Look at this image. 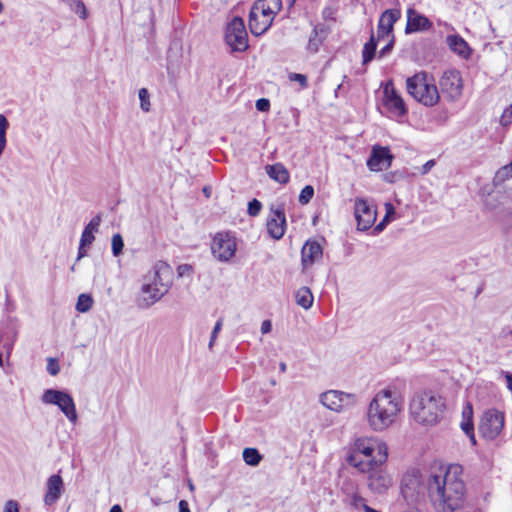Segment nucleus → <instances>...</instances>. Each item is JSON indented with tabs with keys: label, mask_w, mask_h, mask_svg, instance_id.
<instances>
[{
	"label": "nucleus",
	"mask_w": 512,
	"mask_h": 512,
	"mask_svg": "<svg viewBox=\"0 0 512 512\" xmlns=\"http://www.w3.org/2000/svg\"><path fill=\"white\" fill-rule=\"evenodd\" d=\"M427 495L437 512H455L465 503L466 485L459 464L432 466L425 481Z\"/></svg>",
	"instance_id": "1"
},
{
	"label": "nucleus",
	"mask_w": 512,
	"mask_h": 512,
	"mask_svg": "<svg viewBox=\"0 0 512 512\" xmlns=\"http://www.w3.org/2000/svg\"><path fill=\"white\" fill-rule=\"evenodd\" d=\"M403 409V399L391 388L378 391L370 401L366 418L369 427L375 432L388 429L396 421Z\"/></svg>",
	"instance_id": "2"
},
{
	"label": "nucleus",
	"mask_w": 512,
	"mask_h": 512,
	"mask_svg": "<svg viewBox=\"0 0 512 512\" xmlns=\"http://www.w3.org/2000/svg\"><path fill=\"white\" fill-rule=\"evenodd\" d=\"M388 451L385 443L376 438L361 437L355 440L347 461L361 472L371 470V466L381 465L387 460Z\"/></svg>",
	"instance_id": "3"
},
{
	"label": "nucleus",
	"mask_w": 512,
	"mask_h": 512,
	"mask_svg": "<svg viewBox=\"0 0 512 512\" xmlns=\"http://www.w3.org/2000/svg\"><path fill=\"white\" fill-rule=\"evenodd\" d=\"M445 409L444 399L433 391L417 392L409 404L410 416L419 424L434 425Z\"/></svg>",
	"instance_id": "4"
},
{
	"label": "nucleus",
	"mask_w": 512,
	"mask_h": 512,
	"mask_svg": "<svg viewBox=\"0 0 512 512\" xmlns=\"http://www.w3.org/2000/svg\"><path fill=\"white\" fill-rule=\"evenodd\" d=\"M282 8L281 0H257L249 13V28L254 36L264 34Z\"/></svg>",
	"instance_id": "5"
},
{
	"label": "nucleus",
	"mask_w": 512,
	"mask_h": 512,
	"mask_svg": "<svg viewBox=\"0 0 512 512\" xmlns=\"http://www.w3.org/2000/svg\"><path fill=\"white\" fill-rule=\"evenodd\" d=\"M408 93L419 103L431 107L440 99L439 91L432 77L425 72L416 73L406 80Z\"/></svg>",
	"instance_id": "6"
},
{
	"label": "nucleus",
	"mask_w": 512,
	"mask_h": 512,
	"mask_svg": "<svg viewBox=\"0 0 512 512\" xmlns=\"http://www.w3.org/2000/svg\"><path fill=\"white\" fill-rule=\"evenodd\" d=\"M41 401L44 404L56 405L67 419L75 424L78 419L75 402L72 396L64 391L57 389H47L41 396Z\"/></svg>",
	"instance_id": "7"
},
{
	"label": "nucleus",
	"mask_w": 512,
	"mask_h": 512,
	"mask_svg": "<svg viewBox=\"0 0 512 512\" xmlns=\"http://www.w3.org/2000/svg\"><path fill=\"white\" fill-rule=\"evenodd\" d=\"M225 41L233 52H244L248 49V34L242 18L234 17L227 24Z\"/></svg>",
	"instance_id": "8"
},
{
	"label": "nucleus",
	"mask_w": 512,
	"mask_h": 512,
	"mask_svg": "<svg viewBox=\"0 0 512 512\" xmlns=\"http://www.w3.org/2000/svg\"><path fill=\"white\" fill-rule=\"evenodd\" d=\"M320 402L329 410L339 413L356 406L358 396L353 393L329 390L320 395Z\"/></svg>",
	"instance_id": "9"
},
{
	"label": "nucleus",
	"mask_w": 512,
	"mask_h": 512,
	"mask_svg": "<svg viewBox=\"0 0 512 512\" xmlns=\"http://www.w3.org/2000/svg\"><path fill=\"white\" fill-rule=\"evenodd\" d=\"M236 249V239L229 232H219L212 239V255L220 262L230 261L234 257Z\"/></svg>",
	"instance_id": "10"
},
{
	"label": "nucleus",
	"mask_w": 512,
	"mask_h": 512,
	"mask_svg": "<svg viewBox=\"0 0 512 512\" xmlns=\"http://www.w3.org/2000/svg\"><path fill=\"white\" fill-rule=\"evenodd\" d=\"M504 427L503 413L491 409L483 413L480 423L479 432L487 440L496 439Z\"/></svg>",
	"instance_id": "11"
},
{
	"label": "nucleus",
	"mask_w": 512,
	"mask_h": 512,
	"mask_svg": "<svg viewBox=\"0 0 512 512\" xmlns=\"http://www.w3.org/2000/svg\"><path fill=\"white\" fill-rule=\"evenodd\" d=\"M383 105L390 113V117L394 119L403 118L408 112L404 100L394 88L392 81H388L383 87Z\"/></svg>",
	"instance_id": "12"
},
{
	"label": "nucleus",
	"mask_w": 512,
	"mask_h": 512,
	"mask_svg": "<svg viewBox=\"0 0 512 512\" xmlns=\"http://www.w3.org/2000/svg\"><path fill=\"white\" fill-rule=\"evenodd\" d=\"M20 324L14 317H8L0 325V347L8 359L18 339Z\"/></svg>",
	"instance_id": "13"
},
{
	"label": "nucleus",
	"mask_w": 512,
	"mask_h": 512,
	"mask_svg": "<svg viewBox=\"0 0 512 512\" xmlns=\"http://www.w3.org/2000/svg\"><path fill=\"white\" fill-rule=\"evenodd\" d=\"M172 269L165 262H158L153 269L143 276L142 282L151 284L153 288H164L165 294L168 292L171 284Z\"/></svg>",
	"instance_id": "14"
},
{
	"label": "nucleus",
	"mask_w": 512,
	"mask_h": 512,
	"mask_svg": "<svg viewBox=\"0 0 512 512\" xmlns=\"http://www.w3.org/2000/svg\"><path fill=\"white\" fill-rule=\"evenodd\" d=\"M440 89L451 101H456L462 95L463 82L460 72L455 69L443 73L440 82Z\"/></svg>",
	"instance_id": "15"
},
{
	"label": "nucleus",
	"mask_w": 512,
	"mask_h": 512,
	"mask_svg": "<svg viewBox=\"0 0 512 512\" xmlns=\"http://www.w3.org/2000/svg\"><path fill=\"white\" fill-rule=\"evenodd\" d=\"M267 232L275 240L281 239L286 231V216L282 205L271 206L267 217Z\"/></svg>",
	"instance_id": "16"
},
{
	"label": "nucleus",
	"mask_w": 512,
	"mask_h": 512,
	"mask_svg": "<svg viewBox=\"0 0 512 512\" xmlns=\"http://www.w3.org/2000/svg\"><path fill=\"white\" fill-rule=\"evenodd\" d=\"M354 214L357 221V228L366 231L375 223L377 212L367 200L357 198L354 204Z\"/></svg>",
	"instance_id": "17"
},
{
	"label": "nucleus",
	"mask_w": 512,
	"mask_h": 512,
	"mask_svg": "<svg viewBox=\"0 0 512 512\" xmlns=\"http://www.w3.org/2000/svg\"><path fill=\"white\" fill-rule=\"evenodd\" d=\"M393 155L388 147L374 146L370 157L367 160V166L371 171L386 170L391 166Z\"/></svg>",
	"instance_id": "18"
},
{
	"label": "nucleus",
	"mask_w": 512,
	"mask_h": 512,
	"mask_svg": "<svg viewBox=\"0 0 512 512\" xmlns=\"http://www.w3.org/2000/svg\"><path fill=\"white\" fill-rule=\"evenodd\" d=\"M378 466H371V470L367 471L369 473L368 486L372 492L382 494L392 485V477Z\"/></svg>",
	"instance_id": "19"
},
{
	"label": "nucleus",
	"mask_w": 512,
	"mask_h": 512,
	"mask_svg": "<svg viewBox=\"0 0 512 512\" xmlns=\"http://www.w3.org/2000/svg\"><path fill=\"white\" fill-rule=\"evenodd\" d=\"M401 11L399 9L385 10L378 21L377 39L382 40L386 37H392L393 26L400 19Z\"/></svg>",
	"instance_id": "20"
},
{
	"label": "nucleus",
	"mask_w": 512,
	"mask_h": 512,
	"mask_svg": "<svg viewBox=\"0 0 512 512\" xmlns=\"http://www.w3.org/2000/svg\"><path fill=\"white\" fill-rule=\"evenodd\" d=\"M64 492V482L59 474L51 475L46 481V492L44 495V504L46 506L54 505Z\"/></svg>",
	"instance_id": "21"
},
{
	"label": "nucleus",
	"mask_w": 512,
	"mask_h": 512,
	"mask_svg": "<svg viewBox=\"0 0 512 512\" xmlns=\"http://www.w3.org/2000/svg\"><path fill=\"white\" fill-rule=\"evenodd\" d=\"M165 295V289L153 288L151 284L142 282L137 305L141 309H147L158 302Z\"/></svg>",
	"instance_id": "22"
},
{
	"label": "nucleus",
	"mask_w": 512,
	"mask_h": 512,
	"mask_svg": "<svg viewBox=\"0 0 512 512\" xmlns=\"http://www.w3.org/2000/svg\"><path fill=\"white\" fill-rule=\"evenodd\" d=\"M431 27H432V22L425 15L417 12L413 8L408 9L407 24L405 27L406 34L427 31Z\"/></svg>",
	"instance_id": "23"
},
{
	"label": "nucleus",
	"mask_w": 512,
	"mask_h": 512,
	"mask_svg": "<svg viewBox=\"0 0 512 512\" xmlns=\"http://www.w3.org/2000/svg\"><path fill=\"white\" fill-rule=\"evenodd\" d=\"M323 255V249L320 243L316 240H308L301 250V261L304 268L312 265L320 260Z\"/></svg>",
	"instance_id": "24"
},
{
	"label": "nucleus",
	"mask_w": 512,
	"mask_h": 512,
	"mask_svg": "<svg viewBox=\"0 0 512 512\" xmlns=\"http://www.w3.org/2000/svg\"><path fill=\"white\" fill-rule=\"evenodd\" d=\"M446 43L454 53L462 58L467 59L470 57L472 50L461 36L449 35L446 38Z\"/></svg>",
	"instance_id": "25"
},
{
	"label": "nucleus",
	"mask_w": 512,
	"mask_h": 512,
	"mask_svg": "<svg viewBox=\"0 0 512 512\" xmlns=\"http://www.w3.org/2000/svg\"><path fill=\"white\" fill-rule=\"evenodd\" d=\"M102 218L101 215L98 214L93 217L89 223L84 227L80 241L82 242V246H90L95 240L94 233L98 232Z\"/></svg>",
	"instance_id": "26"
},
{
	"label": "nucleus",
	"mask_w": 512,
	"mask_h": 512,
	"mask_svg": "<svg viewBox=\"0 0 512 512\" xmlns=\"http://www.w3.org/2000/svg\"><path fill=\"white\" fill-rule=\"evenodd\" d=\"M265 170L271 179L280 184H286L289 181V172L282 163L267 165Z\"/></svg>",
	"instance_id": "27"
},
{
	"label": "nucleus",
	"mask_w": 512,
	"mask_h": 512,
	"mask_svg": "<svg viewBox=\"0 0 512 512\" xmlns=\"http://www.w3.org/2000/svg\"><path fill=\"white\" fill-rule=\"evenodd\" d=\"M324 32L322 27L315 26L312 30L309 40L306 46V49L309 53L315 54L319 51L320 46L324 41V36H321V33Z\"/></svg>",
	"instance_id": "28"
},
{
	"label": "nucleus",
	"mask_w": 512,
	"mask_h": 512,
	"mask_svg": "<svg viewBox=\"0 0 512 512\" xmlns=\"http://www.w3.org/2000/svg\"><path fill=\"white\" fill-rule=\"evenodd\" d=\"M296 303L303 309L308 310L312 307L314 297L311 290L308 287H301L296 291L295 294Z\"/></svg>",
	"instance_id": "29"
},
{
	"label": "nucleus",
	"mask_w": 512,
	"mask_h": 512,
	"mask_svg": "<svg viewBox=\"0 0 512 512\" xmlns=\"http://www.w3.org/2000/svg\"><path fill=\"white\" fill-rule=\"evenodd\" d=\"M377 41L378 39L372 34L370 39L364 44L362 50V63L363 65H367L370 63L375 57L377 50Z\"/></svg>",
	"instance_id": "30"
},
{
	"label": "nucleus",
	"mask_w": 512,
	"mask_h": 512,
	"mask_svg": "<svg viewBox=\"0 0 512 512\" xmlns=\"http://www.w3.org/2000/svg\"><path fill=\"white\" fill-rule=\"evenodd\" d=\"M510 178H512V161L496 171L493 177V185L495 187L500 186Z\"/></svg>",
	"instance_id": "31"
},
{
	"label": "nucleus",
	"mask_w": 512,
	"mask_h": 512,
	"mask_svg": "<svg viewBox=\"0 0 512 512\" xmlns=\"http://www.w3.org/2000/svg\"><path fill=\"white\" fill-rule=\"evenodd\" d=\"M419 481L417 477H405L402 481L401 491L404 497H413Z\"/></svg>",
	"instance_id": "32"
},
{
	"label": "nucleus",
	"mask_w": 512,
	"mask_h": 512,
	"mask_svg": "<svg viewBox=\"0 0 512 512\" xmlns=\"http://www.w3.org/2000/svg\"><path fill=\"white\" fill-rule=\"evenodd\" d=\"M244 462L249 466H257L262 456L256 448H245L242 453Z\"/></svg>",
	"instance_id": "33"
},
{
	"label": "nucleus",
	"mask_w": 512,
	"mask_h": 512,
	"mask_svg": "<svg viewBox=\"0 0 512 512\" xmlns=\"http://www.w3.org/2000/svg\"><path fill=\"white\" fill-rule=\"evenodd\" d=\"M65 3L72 12L77 14L81 19L87 18V9L83 1L81 0H60Z\"/></svg>",
	"instance_id": "34"
},
{
	"label": "nucleus",
	"mask_w": 512,
	"mask_h": 512,
	"mask_svg": "<svg viewBox=\"0 0 512 512\" xmlns=\"http://www.w3.org/2000/svg\"><path fill=\"white\" fill-rule=\"evenodd\" d=\"M93 305V299L89 294H80L76 303V310L80 313L88 312Z\"/></svg>",
	"instance_id": "35"
},
{
	"label": "nucleus",
	"mask_w": 512,
	"mask_h": 512,
	"mask_svg": "<svg viewBox=\"0 0 512 512\" xmlns=\"http://www.w3.org/2000/svg\"><path fill=\"white\" fill-rule=\"evenodd\" d=\"M348 503L353 508H355L357 510H363L364 512H365V508L369 507L366 504L365 499L357 493H353L352 495H350L348 497Z\"/></svg>",
	"instance_id": "36"
},
{
	"label": "nucleus",
	"mask_w": 512,
	"mask_h": 512,
	"mask_svg": "<svg viewBox=\"0 0 512 512\" xmlns=\"http://www.w3.org/2000/svg\"><path fill=\"white\" fill-rule=\"evenodd\" d=\"M138 97L140 100V108L144 112H149L151 104H150V95H149L148 90L146 88H141L138 91Z\"/></svg>",
	"instance_id": "37"
},
{
	"label": "nucleus",
	"mask_w": 512,
	"mask_h": 512,
	"mask_svg": "<svg viewBox=\"0 0 512 512\" xmlns=\"http://www.w3.org/2000/svg\"><path fill=\"white\" fill-rule=\"evenodd\" d=\"M111 245L113 255L116 257L119 256L122 253L124 247V241L122 236L120 234H114L112 236Z\"/></svg>",
	"instance_id": "38"
},
{
	"label": "nucleus",
	"mask_w": 512,
	"mask_h": 512,
	"mask_svg": "<svg viewBox=\"0 0 512 512\" xmlns=\"http://www.w3.org/2000/svg\"><path fill=\"white\" fill-rule=\"evenodd\" d=\"M314 195V188L311 185H306L300 192L298 201L302 205L308 204Z\"/></svg>",
	"instance_id": "39"
},
{
	"label": "nucleus",
	"mask_w": 512,
	"mask_h": 512,
	"mask_svg": "<svg viewBox=\"0 0 512 512\" xmlns=\"http://www.w3.org/2000/svg\"><path fill=\"white\" fill-rule=\"evenodd\" d=\"M461 429L470 438L473 445L476 444L473 421L462 420Z\"/></svg>",
	"instance_id": "40"
},
{
	"label": "nucleus",
	"mask_w": 512,
	"mask_h": 512,
	"mask_svg": "<svg viewBox=\"0 0 512 512\" xmlns=\"http://www.w3.org/2000/svg\"><path fill=\"white\" fill-rule=\"evenodd\" d=\"M262 209V203L257 199H252L248 202L247 212L250 216L255 217L259 215Z\"/></svg>",
	"instance_id": "41"
},
{
	"label": "nucleus",
	"mask_w": 512,
	"mask_h": 512,
	"mask_svg": "<svg viewBox=\"0 0 512 512\" xmlns=\"http://www.w3.org/2000/svg\"><path fill=\"white\" fill-rule=\"evenodd\" d=\"M222 326H223V320L222 319L217 320L214 325V328L212 330V333H211V337H210V341H209V345H208L209 349H212L214 342H215L219 332L222 329Z\"/></svg>",
	"instance_id": "42"
},
{
	"label": "nucleus",
	"mask_w": 512,
	"mask_h": 512,
	"mask_svg": "<svg viewBox=\"0 0 512 512\" xmlns=\"http://www.w3.org/2000/svg\"><path fill=\"white\" fill-rule=\"evenodd\" d=\"M500 122L503 126H508L512 123V104L503 111Z\"/></svg>",
	"instance_id": "43"
},
{
	"label": "nucleus",
	"mask_w": 512,
	"mask_h": 512,
	"mask_svg": "<svg viewBox=\"0 0 512 512\" xmlns=\"http://www.w3.org/2000/svg\"><path fill=\"white\" fill-rule=\"evenodd\" d=\"M47 371L52 376H55L59 373L60 367H59L58 362L55 359H53V358L48 359Z\"/></svg>",
	"instance_id": "44"
},
{
	"label": "nucleus",
	"mask_w": 512,
	"mask_h": 512,
	"mask_svg": "<svg viewBox=\"0 0 512 512\" xmlns=\"http://www.w3.org/2000/svg\"><path fill=\"white\" fill-rule=\"evenodd\" d=\"M289 79L291 81L298 82L303 88L308 86L307 77L304 74L292 73L290 74Z\"/></svg>",
	"instance_id": "45"
},
{
	"label": "nucleus",
	"mask_w": 512,
	"mask_h": 512,
	"mask_svg": "<svg viewBox=\"0 0 512 512\" xmlns=\"http://www.w3.org/2000/svg\"><path fill=\"white\" fill-rule=\"evenodd\" d=\"M270 108V102L266 98H260L256 101V109L261 112H266Z\"/></svg>",
	"instance_id": "46"
},
{
	"label": "nucleus",
	"mask_w": 512,
	"mask_h": 512,
	"mask_svg": "<svg viewBox=\"0 0 512 512\" xmlns=\"http://www.w3.org/2000/svg\"><path fill=\"white\" fill-rule=\"evenodd\" d=\"M3 512H19V504L15 500H8L5 505Z\"/></svg>",
	"instance_id": "47"
},
{
	"label": "nucleus",
	"mask_w": 512,
	"mask_h": 512,
	"mask_svg": "<svg viewBox=\"0 0 512 512\" xmlns=\"http://www.w3.org/2000/svg\"><path fill=\"white\" fill-rule=\"evenodd\" d=\"M393 45H394V36H392L391 39L389 40V42L379 51V54H378L379 58H383L386 55H388L391 52Z\"/></svg>",
	"instance_id": "48"
},
{
	"label": "nucleus",
	"mask_w": 512,
	"mask_h": 512,
	"mask_svg": "<svg viewBox=\"0 0 512 512\" xmlns=\"http://www.w3.org/2000/svg\"><path fill=\"white\" fill-rule=\"evenodd\" d=\"M192 273V266L189 264L179 265L177 268V274L179 277L190 275Z\"/></svg>",
	"instance_id": "49"
},
{
	"label": "nucleus",
	"mask_w": 512,
	"mask_h": 512,
	"mask_svg": "<svg viewBox=\"0 0 512 512\" xmlns=\"http://www.w3.org/2000/svg\"><path fill=\"white\" fill-rule=\"evenodd\" d=\"M462 420L473 421V410L471 404L467 403L462 411Z\"/></svg>",
	"instance_id": "50"
},
{
	"label": "nucleus",
	"mask_w": 512,
	"mask_h": 512,
	"mask_svg": "<svg viewBox=\"0 0 512 512\" xmlns=\"http://www.w3.org/2000/svg\"><path fill=\"white\" fill-rule=\"evenodd\" d=\"M435 165V161L434 160H429L427 161L425 164H423V166L421 167V170H420V173L422 175H425L427 174Z\"/></svg>",
	"instance_id": "51"
},
{
	"label": "nucleus",
	"mask_w": 512,
	"mask_h": 512,
	"mask_svg": "<svg viewBox=\"0 0 512 512\" xmlns=\"http://www.w3.org/2000/svg\"><path fill=\"white\" fill-rule=\"evenodd\" d=\"M88 246H82V242L80 241L79 242V247H78V253H77V258H76V262L81 260L82 258H84L85 256H87V251H86V248Z\"/></svg>",
	"instance_id": "52"
},
{
	"label": "nucleus",
	"mask_w": 512,
	"mask_h": 512,
	"mask_svg": "<svg viewBox=\"0 0 512 512\" xmlns=\"http://www.w3.org/2000/svg\"><path fill=\"white\" fill-rule=\"evenodd\" d=\"M272 330V323L270 320H264L261 324V333L267 334Z\"/></svg>",
	"instance_id": "53"
},
{
	"label": "nucleus",
	"mask_w": 512,
	"mask_h": 512,
	"mask_svg": "<svg viewBox=\"0 0 512 512\" xmlns=\"http://www.w3.org/2000/svg\"><path fill=\"white\" fill-rule=\"evenodd\" d=\"M502 374L506 380L507 388L512 391V373L503 371Z\"/></svg>",
	"instance_id": "54"
},
{
	"label": "nucleus",
	"mask_w": 512,
	"mask_h": 512,
	"mask_svg": "<svg viewBox=\"0 0 512 512\" xmlns=\"http://www.w3.org/2000/svg\"><path fill=\"white\" fill-rule=\"evenodd\" d=\"M323 17L325 19H333V16H334V10L330 7H327L323 10Z\"/></svg>",
	"instance_id": "55"
},
{
	"label": "nucleus",
	"mask_w": 512,
	"mask_h": 512,
	"mask_svg": "<svg viewBox=\"0 0 512 512\" xmlns=\"http://www.w3.org/2000/svg\"><path fill=\"white\" fill-rule=\"evenodd\" d=\"M179 512H190L188 503L185 500L179 502Z\"/></svg>",
	"instance_id": "56"
},
{
	"label": "nucleus",
	"mask_w": 512,
	"mask_h": 512,
	"mask_svg": "<svg viewBox=\"0 0 512 512\" xmlns=\"http://www.w3.org/2000/svg\"><path fill=\"white\" fill-rule=\"evenodd\" d=\"M395 214V209L393 207L392 204H386V215H388V217L390 218L391 215H394Z\"/></svg>",
	"instance_id": "57"
},
{
	"label": "nucleus",
	"mask_w": 512,
	"mask_h": 512,
	"mask_svg": "<svg viewBox=\"0 0 512 512\" xmlns=\"http://www.w3.org/2000/svg\"><path fill=\"white\" fill-rule=\"evenodd\" d=\"M385 225L386 224H384V221H381L379 224L376 225L375 231L376 232H381L385 228Z\"/></svg>",
	"instance_id": "58"
},
{
	"label": "nucleus",
	"mask_w": 512,
	"mask_h": 512,
	"mask_svg": "<svg viewBox=\"0 0 512 512\" xmlns=\"http://www.w3.org/2000/svg\"><path fill=\"white\" fill-rule=\"evenodd\" d=\"M109 512H122V509L119 505H114Z\"/></svg>",
	"instance_id": "59"
},
{
	"label": "nucleus",
	"mask_w": 512,
	"mask_h": 512,
	"mask_svg": "<svg viewBox=\"0 0 512 512\" xmlns=\"http://www.w3.org/2000/svg\"><path fill=\"white\" fill-rule=\"evenodd\" d=\"M279 369H280V371H281V372H283V373H284V372H286V369H287L286 363L281 362V363L279 364Z\"/></svg>",
	"instance_id": "60"
},
{
	"label": "nucleus",
	"mask_w": 512,
	"mask_h": 512,
	"mask_svg": "<svg viewBox=\"0 0 512 512\" xmlns=\"http://www.w3.org/2000/svg\"><path fill=\"white\" fill-rule=\"evenodd\" d=\"M3 354H5V353H4V351H2V348L0 347V367L4 366Z\"/></svg>",
	"instance_id": "61"
},
{
	"label": "nucleus",
	"mask_w": 512,
	"mask_h": 512,
	"mask_svg": "<svg viewBox=\"0 0 512 512\" xmlns=\"http://www.w3.org/2000/svg\"><path fill=\"white\" fill-rule=\"evenodd\" d=\"M365 512H379V511H377V510H375V509H373L372 507L369 506V507L365 508Z\"/></svg>",
	"instance_id": "62"
},
{
	"label": "nucleus",
	"mask_w": 512,
	"mask_h": 512,
	"mask_svg": "<svg viewBox=\"0 0 512 512\" xmlns=\"http://www.w3.org/2000/svg\"><path fill=\"white\" fill-rule=\"evenodd\" d=\"M286 2L291 7V6H293L295 4L296 0H286Z\"/></svg>",
	"instance_id": "63"
},
{
	"label": "nucleus",
	"mask_w": 512,
	"mask_h": 512,
	"mask_svg": "<svg viewBox=\"0 0 512 512\" xmlns=\"http://www.w3.org/2000/svg\"><path fill=\"white\" fill-rule=\"evenodd\" d=\"M382 221H384V224H386L387 222L390 221V218L388 217V215H385Z\"/></svg>",
	"instance_id": "64"
}]
</instances>
